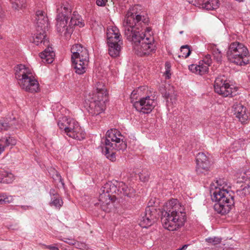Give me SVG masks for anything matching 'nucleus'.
<instances>
[{
  "label": "nucleus",
  "mask_w": 250,
  "mask_h": 250,
  "mask_svg": "<svg viewBox=\"0 0 250 250\" xmlns=\"http://www.w3.org/2000/svg\"><path fill=\"white\" fill-rule=\"evenodd\" d=\"M50 205L51 206H54L56 208H60L62 205V201L60 198V195L52 197Z\"/></svg>",
  "instance_id": "34"
},
{
  "label": "nucleus",
  "mask_w": 250,
  "mask_h": 250,
  "mask_svg": "<svg viewBox=\"0 0 250 250\" xmlns=\"http://www.w3.org/2000/svg\"><path fill=\"white\" fill-rule=\"evenodd\" d=\"M16 124L15 117H7L6 118L4 122H1L0 129L7 130L10 127L15 126Z\"/></svg>",
  "instance_id": "24"
},
{
  "label": "nucleus",
  "mask_w": 250,
  "mask_h": 250,
  "mask_svg": "<svg viewBox=\"0 0 250 250\" xmlns=\"http://www.w3.org/2000/svg\"><path fill=\"white\" fill-rule=\"evenodd\" d=\"M60 128L63 130L69 137L78 140L85 138V132L80 126L78 122L74 119L64 116L58 122Z\"/></svg>",
  "instance_id": "7"
},
{
  "label": "nucleus",
  "mask_w": 250,
  "mask_h": 250,
  "mask_svg": "<svg viewBox=\"0 0 250 250\" xmlns=\"http://www.w3.org/2000/svg\"><path fill=\"white\" fill-rule=\"evenodd\" d=\"M120 197H121V198L123 197V196L121 195H120Z\"/></svg>",
  "instance_id": "63"
},
{
  "label": "nucleus",
  "mask_w": 250,
  "mask_h": 250,
  "mask_svg": "<svg viewBox=\"0 0 250 250\" xmlns=\"http://www.w3.org/2000/svg\"><path fill=\"white\" fill-rule=\"evenodd\" d=\"M76 59L81 60L82 61H84L85 62H86V61L89 62V53L87 49L83 47V48L82 49L80 55L78 56L77 58H76Z\"/></svg>",
  "instance_id": "35"
},
{
  "label": "nucleus",
  "mask_w": 250,
  "mask_h": 250,
  "mask_svg": "<svg viewBox=\"0 0 250 250\" xmlns=\"http://www.w3.org/2000/svg\"><path fill=\"white\" fill-rule=\"evenodd\" d=\"M154 220L150 217H147L144 215L141 219L140 225L143 228H147V227L150 226L154 223Z\"/></svg>",
  "instance_id": "29"
},
{
  "label": "nucleus",
  "mask_w": 250,
  "mask_h": 250,
  "mask_svg": "<svg viewBox=\"0 0 250 250\" xmlns=\"http://www.w3.org/2000/svg\"><path fill=\"white\" fill-rule=\"evenodd\" d=\"M12 8L15 10H19L25 4V0H11Z\"/></svg>",
  "instance_id": "33"
},
{
  "label": "nucleus",
  "mask_w": 250,
  "mask_h": 250,
  "mask_svg": "<svg viewBox=\"0 0 250 250\" xmlns=\"http://www.w3.org/2000/svg\"><path fill=\"white\" fill-rule=\"evenodd\" d=\"M222 238L219 237H208L206 239V241L214 246L219 244L222 241Z\"/></svg>",
  "instance_id": "38"
},
{
  "label": "nucleus",
  "mask_w": 250,
  "mask_h": 250,
  "mask_svg": "<svg viewBox=\"0 0 250 250\" xmlns=\"http://www.w3.org/2000/svg\"><path fill=\"white\" fill-rule=\"evenodd\" d=\"M108 46V53L113 58L119 56L123 44L122 41H117V42L107 43Z\"/></svg>",
  "instance_id": "18"
},
{
  "label": "nucleus",
  "mask_w": 250,
  "mask_h": 250,
  "mask_svg": "<svg viewBox=\"0 0 250 250\" xmlns=\"http://www.w3.org/2000/svg\"><path fill=\"white\" fill-rule=\"evenodd\" d=\"M1 38V37L0 36V39Z\"/></svg>",
  "instance_id": "64"
},
{
  "label": "nucleus",
  "mask_w": 250,
  "mask_h": 250,
  "mask_svg": "<svg viewBox=\"0 0 250 250\" xmlns=\"http://www.w3.org/2000/svg\"><path fill=\"white\" fill-rule=\"evenodd\" d=\"M232 91L233 92V96L235 95V93L236 91H234V89L232 88Z\"/></svg>",
  "instance_id": "59"
},
{
  "label": "nucleus",
  "mask_w": 250,
  "mask_h": 250,
  "mask_svg": "<svg viewBox=\"0 0 250 250\" xmlns=\"http://www.w3.org/2000/svg\"><path fill=\"white\" fill-rule=\"evenodd\" d=\"M107 0H96V4L98 6H105Z\"/></svg>",
  "instance_id": "48"
},
{
  "label": "nucleus",
  "mask_w": 250,
  "mask_h": 250,
  "mask_svg": "<svg viewBox=\"0 0 250 250\" xmlns=\"http://www.w3.org/2000/svg\"><path fill=\"white\" fill-rule=\"evenodd\" d=\"M247 188H240L239 189L236 190V193L242 197H244L246 195V189Z\"/></svg>",
  "instance_id": "46"
},
{
  "label": "nucleus",
  "mask_w": 250,
  "mask_h": 250,
  "mask_svg": "<svg viewBox=\"0 0 250 250\" xmlns=\"http://www.w3.org/2000/svg\"><path fill=\"white\" fill-rule=\"evenodd\" d=\"M198 6L208 10L217 9L218 5V0H198Z\"/></svg>",
  "instance_id": "21"
},
{
  "label": "nucleus",
  "mask_w": 250,
  "mask_h": 250,
  "mask_svg": "<svg viewBox=\"0 0 250 250\" xmlns=\"http://www.w3.org/2000/svg\"><path fill=\"white\" fill-rule=\"evenodd\" d=\"M0 172L3 177L2 178V181L3 183H11L13 181L14 176L12 173L4 170H1Z\"/></svg>",
  "instance_id": "28"
},
{
  "label": "nucleus",
  "mask_w": 250,
  "mask_h": 250,
  "mask_svg": "<svg viewBox=\"0 0 250 250\" xmlns=\"http://www.w3.org/2000/svg\"><path fill=\"white\" fill-rule=\"evenodd\" d=\"M196 171L198 174H205L209 171L210 163L209 158L203 152L198 153L196 157Z\"/></svg>",
  "instance_id": "13"
},
{
  "label": "nucleus",
  "mask_w": 250,
  "mask_h": 250,
  "mask_svg": "<svg viewBox=\"0 0 250 250\" xmlns=\"http://www.w3.org/2000/svg\"><path fill=\"white\" fill-rule=\"evenodd\" d=\"M57 31L67 37L73 32L72 27H70V23L67 26L68 21L71 15V9L70 6L68 4H63L60 8L57 9Z\"/></svg>",
  "instance_id": "8"
},
{
  "label": "nucleus",
  "mask_w": 250,
  "mask_h": 250,
  "mask_svg": "<svg viewBox=\"0 0 250 250\" xmlns=\"http://www.w3.org/2000/svg\"><path fill=\"white\" fill-rule=\"evenodd\" d=\"M51 172L52 173V178L54 179V180L56 182L60 183L61 186L63 187L64 184L62 182V179L60 174L55 169L52 170Z\"/></svg>",
  "instance_id": "39"
},
{
  "label": "nucleus",
  "mask_w": 250,
  "mask_h": 250,
  "mask_svg": "<svg viewBox=\"0 0 250 250\" xmlns=\"http://www.w3.org/2000/svg\"><path fill=\"white\" fill-rule=\"evenodd\" d=\"M155 210L154 208H150L146 207L145 210L144 215L147 217H150L153 219V220L155 221V216L152 213L153 211Z\"/></svg>",
  "instance_id": "41"
},
{
  "label": "nucleus",
  "mask_w": 250,
  "mask_h": 250,
  "mask_svg": "<svg viewBox=\"0 0 250 250\" xmlns=\"http://www.w3.org/2000/svg\"><path fill=\"white\" fill-rule=\"evenodd\" d=\"M242 178H243V179H244V178H245V176H243Z\"/></svg>",
  "instance_id": "61"
},
{
  "label": "nucleus",
  "mask_w": 250,
  "mask_h": 250,
  "mask_svg": "<svg viewBox=\"0 0 250 250\" xmlns=\"http://www.w3.org/2000/svg\"><path fill=\"white\" fill-rule=\"evenodd\" d=\"M247 48L239 42L230 43L227 52L228 60L237 65H245L249 63L250 56Z\"/></svg>",
  "instance_id": "6"
},
{
  "label": "nucleus",
  "mask_w": 250,
  "mask_h": 250,
  "mask_svg": "<svg viewBox=\"0 0 250 250\" xmlns=\"http://www.w3.org/2000/svg\"><path fill=\"white\" fill-rule=\"evenodd\" d=\"M191 53L189 46L188 45H183L181 47V54L178 55V58H188Z\"/></svg>",
  "instance_id": "31"
},
{
  "label": "nucleus",
  "mask_w": 250,
  "mask_h": 250,
  "mask_svg": "<svg viewBox=\"0 0 250 250\" xmlns=\"http://www.w3.org/2000/svg\"><path fill=\"white\" fill-rule=\"evenodd\" d=\"M177 199H172L167 203L162 211L161 222L163 226L170 231L178 229L184 226L186 212Z\"/></svg>",
  "instance_id": "2"
},
{
  "label": "nucleus",
  "mask_w": 250,
  "mask_h": 250,
  "mask_svg": "<svg viewBox=\"0 0 250 250\" xmlns=\"http://www.w3.org/2000/svg\"><path fill=\"white\" fill-rule=\"evenodd\" d=\"M165 68H166V74L167 75V77L168 78H169V74L170 72V64L169 62H166L165 63Z\"/></svg>",
  "instance_id": "47"
},
{
  "label": "nucleus",
  "mask_w": 250,
  "mask_h": 250,
  "mask_svg": "<svg viewBox=\"0 0 250 250\" xmlns=\"http://www.w3.org/2000/svg\"><path fill=\"white\" fill-rule=\"evenodd\" d=\"M136 94L137 91L134 90L130 95L131 103L134 107L140 112L144 114L149 113L156 104L155 97L147 96L140 99L139 101H134L135 99H137Z\"/></svg>",
  "instance_id": "10"
},
{
  "label": "nucleus",
  "mask_w": 250,
  "mask_h": 250,
  "mask_svg": "<svg viewBox=\"0 0 250 250\" xmlns=\"http://www.w3.org/2000/svg\"><path fill=\"white\" fill-rule=\"evenodd\" d=\"M48 20L46 14L42 11L38 10L36 12L35 23L36 30L39 32L40 29L46 30L48 25Z\"/></svg>",
  "instance_id": "15"
},
{
  "label": "nucleus",
  "mask_w": 250,
  "mask_h": 250,
  "mask_svg": "<svg viewBox=\"0 0 250 250\" xmlns=\"http://www.w3.org/2000/svg\"><path fill=\"white\" fill-rule=\"evenodd\" d=\"M149 21L147 16L139 13L133 9L127 12L123 22L125 37L132 42L136 53L141 57L148 55L155 50L153 38L147 36L142 32Z\"/></svg>",
  "instance_id": "1"
},
{
  "label": "nucleus",
  "mask_w": 250,
  "mask_h": 250,
  "mask_svg": "<svg viewBox=\"0 0 250 250\" xmlns=\"http://www.w3.org/2000/svg\"><path fill=\"white\" fill-rule=\"evenodd\" d=\"M139 177L143 182L147 181L149 177V173L147 170H143L139 174Z\"/></svg>",
  "instance_id": "40"
},
{
  "label": "nucleus",
  "mask_w": 250,
  "mask_h": 250,
  "mask_svg": "<svg viewBox=\"0 0 250 250\" xmlns=\"http://www.w3.org/2000/svg\"><path fill=\"white\" fill-rule=\"evenodd\" d=\"M161 93L163 95V96L167 99V102L168 104L170 102L172 104L176 103V94L174 92L173 88L172 87L168 89V91L164 92L161 91Z\"/></svg>",
  "instance_id": "23"
},
{
  "label": "nucleus",
  "mask_w": 250,
  "mask_h": 250,
  "mask_svg": "<svg viewBox=\"0 0 250 250\" xmlns=\"http://www.w3.org/2000/svg\"><path fill=\"white\" fill-rule=\"evenodd\" d=\"M247 186L249 187L248 188L250 187V186H249V185H247V186L242 185L240 186V187L241 188H243H243H246Z\"/></svg>",
  "instance_id": "58"
},
{
  "label": "nucleus",
  "mask_w": 250,
  "mask_h": 250,
  "mask_svg": "<svg viewBox=\"0 0 250 250\" xmlns=\"http://www.w3.org/2000/svg\"><path fill=\"white\" fill-rule=\"evenodd\" d=\"M46 30L40 29L34 36L33 37V41H31L37 45L43 44L44 46L49 45V41L46 37Z\"/></svg>",
  "instance_id": "17"
},
{
  "label": "nucleus",
  "mask_w": 250,
  "mask_h": 250,
  "mask_svg": "<svg viewBox=\"0 0 250 250\" xmlns=\"http://www.w3.org/2000/svg\"><path fill=\"white\" fill-rule=\"evenodd\" d=\"M189 69L193 73L202 75L208 72V68L205 65L203 62H200L198 65L192 64L188 66Z\"/></svg>",
  "instance_id": "22"
},
{
  "label": "nucleus",
  "mask_w": 250,
  "mask_h": 250,
  "mask_svg": "<svg viewBox=\"0 0 250 250\" xmlns=\"http://www.w3.org/2000/svg\"><path fill=\"white\" fill-rule=\"evenodd\" d=\"M76 245V247L78 249L83 250L86 248V245L83 243H80L79 242H75V245Z\"/></svg>",
  "instance_id": "45"
},
{
  "label": "nucleus",
  "mask_w": 250,
  "mask_h": 250,
  "mask_svg": "<svg viewBox=\"0 0 250 250\" xmlns=\"http://www.w3.org/2000/svg\"><path fill=\"white\" fill-rule=\"evenodd\" d=\"M96 88L97 91H103V90H106L105 87L102 82H98L96 84Z\"/></svg>",
  "instance_id": "42"
},
{
  "label": "nucleus",
  "mask_w": 250,
  "mask_h": 250,
  "mask_svg": "<svg viewBox=\"0 0 250 250\" xmlns=\"http://www.w3.org/2000/svg\"><path fill=\"white\" fill-rule=\"evenodd\" d=\"M15 77L21 89L26 92L36 93L39 90V83L32 75L30 69L19 64L15 69Z\"/></svg>",
  "instance_id": "3"
},
{
  "label": "nucleus",
  "mask_w": 250,
  "mask_h": 250,
  "mask_svg": "<svg viewBox=\"0 0 250 250\" xmlns=\"http://www.w3.org/2000/svg\"><path fill=\"white\" fill-rule=\"evenodd\" d=\"M201 62H203V63L205 64V65H207L208 67V66H209L212 62L211 56L210 55H207Z\"/></svg>",
  "instance_id": "44"
},
{
  "label": "nucleus",
  "mask_w": 250,
  "mask_h": 250,
  "mask_svg": "<svg viewBox=\"0 0 250 250\" xmlns=\"http://www.w3.org/2000/svg\"><path fill=\"white\" fill-rule=\"evenodd\" d=\"M86 109L89 114L92 116H97L102 113L105 108L104 102H98L96 97H91V95L86 100Z\"/></svg>",
  "instance_id": "12"
},
{
  "label": "nucleus",
  "mask_w": 250,
  "mask_h": 250,
  "mask_svg": "<svg viewBox=\"0 0 250 250\" xmlns=\"http://www.w3.org/2000/svg\"><path fill=\"white\" fill-rule=\"evenodd\" d=\"M112 147L105 146V150H103V153L106 156L107 159L111 161H115L116 160L115 155L114 152L111 150Z\"/></svg>",
  "instance_id": "32"
},
{
  "label": "nucleus",
  "mask_w": 250,
  "mask_h": 250,
  "mask_svg": "<svg viewBox=\"0 0 250 250\" xmlns=\"http://www.w3.org/2000/svg\"><path fill=\"white\" fill-rule=\"evenodd\" d=\"M188 246L189 245L188 244L184 245L182 246V247L177 249V250H186Z\"/></svg>",
  "instance_id": "54"
},
{
  "label": "nucleus",
  "mask_w": 250,
  "mask_h": 250,
  "mask_svg": "<svg viewBox=\"0 0 250 250\" xmlns=\"http://www.w3.org/2000/svg\"><path fill=\"white\" fill-rule=\"evenodd\" d=\"M72 65L74 67L75 72L78 74L81 75L86 71V67L88 65V61L85 62L81 60L74 59L71 60Z\"/></svg>",
  "instance_id": "19"
},
{
  "label": "nucleus",
  "mask_w": 250,
  "mask_h": 250,
  "mask_svg": "<svg viewBox=\"0 0 250 250\" xmlns=\"http://www.w3.org/2000/svg\"><path fill=\"white\" fill-rule=\"evenodd\" d=\"M46 46H47V48L40 54V57L43 62L47 63H51L53 61L55 53L49 45Z\"/></svg>",
  "instance_id": "20"
},
{
  "label": "nucleus",
  "mask_w": 250,
  "mask_h": 250,
  "mask_svg": "<svg viewBox=\"0 0 250 250\" xmlns=\"http://www.w3.org/2000/svg\"><path fill=\"white\" fill-rule=\"evenodd\" d=\"M124 137L116 129L108 130L106 133L104 143L105 146L112 147V149L124 150L126 148V144L124 141Z\"/></svg>",
  "instance_id": "9"
},
{
  "label": "nucleus",
  "mask_w": 250,
  "mask_h": 250,
  "mask_svg": "<svg viewBox=\"0 0 250 250\" xmlns=\"http://www.w3.org/2000/svg\"><path fill=\"white\" fill-rule=\"evenodd\" d=\"M5 147V146L4 145H2L1 144H0V152L1 153L4 151Z\"/></svg>",
  "instance_id": "55"
},
{
  "label": "nucleus",
  "mask_w": 250,
  "mask_h": 250,
  "mask_svg": "<svg viewBox=\"0 0 250 250\" xmlns=\"http://www.w3.org/2000/svg\"><path fill=\"white\" fill-rule=\"evenodd\" d=\"M212 54L214 59L218 62H221L222 60V54L218 48H214L212 50Z\"/></svg>",
  "instance_id": "37"
},
{
  "label": "nucleus",
  "mask_w": 250,
  "mask_h": 250,
  "mask_svg": "<svg viewBox=\"0 0 250 250\" xmlns=\"http://www.w3.org/2000/svg\"><path fill=\"white\" fill-rule=\"evenodd\" d=\"M214 91L224 97L233 96L232 87L222 77L217 78L214 82Z\"/></svg>",
  "instance_id": "11"
},
{
  "label": "nucleus",
  "mask_w": 250,
  "mask_h": 250,
  "mask_svg": "<svg viewBox=\"0 0 250 250\" xmlns=\"http://www.w3.org/2000/svg\"><path fill=\"white\" fill-rule=\"evenodd\" d=\"M107 92L106 90H103V91H96V93L91 95V97H96V101L98 102H103L104 104L106 100Z\"/></svg>",
  "instance_id": "26"
},
{
  "label": "nucleus",
  "mask_w": 250,
  "mask_h": 250,
  "mask_svg": "<svg viewBox=\"0 0 250 250\" xmlns=\"http://www.w3.org/2000/svg\"><path fill=\"white\" fill-rule=\"evenodd\" d=\"M144 29H145V30H146H146H147V31L148 32H149V31H150V29H149V28H148V27H146V26H145V27H144V28H143V30Z\"/></svg>",
  "instance_id": "57"
},
{
  "label": "nucleus",
  "mask_w": 250,
  "mask_h": 250,
  "mask_svg": "<svg viewBox=\"0 0 250 250\" xmlns=\"http://www.w3.org/2000/svg\"><path fill=\"white\" fill-rule=\"evenodd\" d=\"M210 188H225V187H227L228 188H231V186L230 185H228L227 180L224 178H219L217 179L216 180H214V182H211L210 185Z\"/></svg>",
  "instance_id": "25"
},
{
  "label": "nucleus",
  "mask_w": 250,
  "mask_h": 250,
  "mask_svg": "<svg viewBox=\"0 0 250 250\" xmlns=\"http://www.w3.org/2000/svg\"><path fill=\"white\" fill-rule=\"evenodd\" d=\"M66 240H68V241L66 240H63L64 242H66L68 243L69 245H75V241L73 240H70V239H65Z\"/></svg>",
  "instance_id": "52"
},
{
  "label": "nucleus",
  "mask_w": 250,
  "mask_h": 250,
  "mask_svg": "<svg viewBox=\"0 0 250 250\" xmlns=\"http://www.w3.org/2000/svg\"><path fill=\"white\" fill-rule=\"evenodd\" d=\"M183 31H181V32H180V34H182V33H183Z\"/></svg>",
  "instance_id": "62"
},
{
  "label": "nucleus",
  "mask_w": 250,
  "mask_h": 250,
  "mask_svg": "<svg viewBox=\"0 0 250 250\" xmlns=\"http://www.w3.org/2000/svg\"><path fill=\"white\" fill-rule=\"evenodd\" d=\"M241 182H242V181H241V180H237V183H240Z\"/></svg>",
  "instance_id": "60"
},
{
  "label": "nucleus",
  "mask_w": 250,
  "mask_h": 250,
  "mask_svg": "<svg viewBox=\"0 0 250 250\" xmlns=\"http://www.w3.org/2000/svg\"><path fill=\"white\" fill-rule=\"evenodd\" d=\"M45 249H47L49 250H59V248L56 246L52 245H44Z\"/></svg>",
  "instance_id": "49"
},
{
  "label": "nucleus",
  "mask_w": 250,
  "mask_h": 250,
  "mask_svg": "<svg viewBox=\"0 0 250 250\" xmlns=\"http://www.w3.org/2000/svg\"><path fill=\"white\" fill-rule=\"evenodd\" d=\"M153 204H154V202H151V201H149L148 203V206L147 207L150 208V207H152L153 206Z\"/></svg>",
  "instance_id": "56"
},
{
  "label": "nucleus",
  "mask_w": 250,
  "mask_h": 250,
  "mask_svg": "<svg viewBox=\"0 0 250 250\" xmlns=\"http://www.w3.org/2000/svg\"><path fill=\"white\" fill-rule=\"evenodd\" d=\"M105 188L100 192L99 201L102 203L101 209L105 212H110L114 206L113 202L115 201L118 197L116 194H123L125 196L131 197L133 196L130 190H134V188Z\"/></svg>",
  "instance_id": "5"
},
{
  "label": "nucleus",
  "mask_w": 250,
  "mask_h": 250,
  "mask_svg": "<svg viewBox=\"0 0 250 250\" xmlns=\"http://www.w3.org/2000/svg\"><path fill=\"white\" fill-rule=\"evenodd\" d=\"M190 3H192L195 6H198V0H187Z\"/></svg>",
  "instance_id": "53"
},
{
  "label": "nucleus",
  "mask_w": 250,
  "mask_h": 250,
  "mask_svg": "<svg viewBox=\"0 0 250 250\" xmlns=\"http://www.w3.org/2000/svg\"><path fill=\"white\" fill-rule=\"evenodd\" d=\"M51 197H54L56 195H59L54 188H51L49 191Z\"/></svg>",
  "instance_id": "50"
},
{
  "label": "nucleus",
  "mask_w": 250,
  "mask_h": 250,
  "mask_svg": "<svg viewBox=\"0 0 250 250\" xmlns=\"http://www.w3.org/2000/svg\"><path fill=\"white\" fill-rule=\"evenodd\" d=\"M111 184H112V183H111V182H108V183H107V184H106V186H109V187H110V188H114V187H115V188H116L117 186H118V187H119H119H123V185H124V184L123 183H122V185H118V186H117V185H115L114 184H113V185H111Z\"/></svg>",
  "instance_id": "51"
},
{
  "label": "nucleus",
  "mask_w": 250,
  "mask_h": 250,
  "mask_svg": "<svg viewBox=\"0 0 250 250\" xmlns=\"http://www.w3.org/2000/svg\"><path fill=\"white\" fill-rule=\"evenodd\" d=\"M79 15L77 14V13L74 12L73 14V16L71 17V20L70 21V27L75 25H78L80 27H83L84 26V24L83 22L80 21L79 19L78 18Z\"/></svg>",
  "instance_id": "30"
},
{
  "label": "nucleus",
  "mask_w": 250,
  "mask_h": 250,
  "mask_svg": "<svg viewBox=\"0 0 250 250\" xmlns=\"http://www.w3.org/2000/svg\"><path fill=\"white\" fill-rule=\"evenodd\" d=\"M16 142L14 139H13V138L11 137H9L8 138H7L4 142V144L5 146H8L10 145H15Z\"/></svg>",
  "instance_id": "43"
},
{
  "label": "nucleus",
  "mask_w": 250,
  "mask_h": 250,
  "mask_svg": "<svg viewBox=\"0 0 250 250\" xmlns=\"http://www.w3.org/2000/svg\"><path fill=\"white\" fill-rule=\"evenodd\" d=\"M13 198L12 196L7 195L5 193H0V204H8L12 202Z\"/></svg>",
  "instance_id": "36"
},
{
  "label": "nucleus",
  "mask_w": 250,
  "mask_h": 250,
  "mask_svg": "<svg viewBox=\"0 0 250 250\" xmlns=\"http://www.w3.org/2000/svg\"><path fill=\"white\" fill-rule=\"evenodd\" d=\"M107 43L117 42L122 41L119 29L116 26H110L106 31Z\"/></svg>",
  "instance_id": "16"
},
{
  "label": "nucleus",
  "mask_w": 250,
  "mask_h": 250,
  "mask_svg": "<svg viewBox=\"0 0 250 250\" xmlns=\"http://www.w3.org/2000/svg\"><path fill=\"white\" fill-rule=\"evenodd\" d=\"M232 111L233 114L242 123H244L248 120L249 115L247 108L241 103H235L232 106Z\"/></svg>",
  "instance_id": "14"
},
{
  "label": "nucleus",
  "mask_w": 250,
  "mask_h": 250,
  "mask_svg": "<svg viewBox=\"0 0 250 250\" xmlns=\"http://www.w3.org/2000/svg\"><path fill=\"white\" fill-rule=\"evenodd\" d=\"M83 47H84L82 46L80 44H76L73 45L71 48V52L72 54L71 56V60L77 58V56L80 55L82 49H83Z\"/></svg>",
  "instance_id": "27"
},
{
  "label": "nucleus",
  "mask_w": 250,
  "mask_h": 250,
  "mask_svg": "<svg viewBox=\"0 0 250 250\" xmlns=\"http://www.w3.org/2000/svg\"><path fill=\"white\" fill-rule=\"evenodd\" d=\"M211 195V200L216 202L214 210L219 214L225 215L229 213L234 204V192H230L225 188H219Z\"/></svg>",
  "instance_id": "4"
}]
</instances>
